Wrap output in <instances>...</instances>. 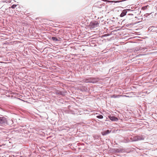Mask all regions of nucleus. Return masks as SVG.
Instances as JSON below:
<instances>
[{
  "instance_id": "f257e3e1",
  "label": "nucleus",
  "mask_w": 157,
  "mask_h": 157,
  "mask_svg": "<svg viewBox=\"0 0 157 157\" xmlns=\"http://www.w3.org/2000/svg\"><path fill=\"white\" fill-rule=\"evenodd\" d=\"M99 81V79L97 78H90L84 80V82L86 83H96Z\"/></svg>"
},
{
  "instance_id": "f03ea898",
  "label": "nucleus",
  "mask_w": 157,
  "mask_h": 157,
  "mask_svg": "<svg viewBox=\"0 0 157 157\" xmlns=\"http://www.w3.org/2000/svg\"><path fill=\"white\" fill-rule=\"evenodd\" d=\"M99 23L96 21H93L91 22L90 24V28L92 29H94L99 26Z\"/></svg>"
},
{
  "instance_id": "7ed1b4c3",
  "label": "nucleus",
  "mask_w": 157,
  "mask_h": 157,
  "mask_svg": "<svg viewBox=\"0 0 157 157\" xmlns=\"http://www.w3.org/2000/svg\"><path fill=\"white\" fill-rule=\"evenodd\" d=\"M7 124V120L6 118L4 117H0V125H6Z\"/></svg>"
},
{
  "instance_id": "20e7f679",
  "label": "nucleus",
  "mask_w": 157,
  "mask_h": 157,
  "mask_svg": "<svg viewBox=\"0 0 157 157\" xmlns=\"http://www.w3.org/2000/svg\"><path fill=\"white\" fill-rule=\"evenodd\" d=\"M132 11L130 9H125L124 10L122 11L120 16L121 17H123L125 16L127 12V11Z\"/></svg>"
},
{
  "instance_id": "39448f33",
  "label": "nucleus",
  "mask_w": 157,
  "mask_h": 157,
  "mask_svg": "<svg viewBox=\"0 0 157 157\" xmlns=\"http://www.w3.org/2000/svg\"><path fill=\"white\" fill-rule=\"evenodd\" d=\"M109 117L110 120L113 121H117L118 120V118L114 116H109Z\"/></svg>"
},
{
  "instance_id": "423d86ee",
  "label": "nucleus",
  "mask_w": 157,
  "mask_h": 157,
  "mask_svg": "<svg viewBox=\"0 0 157 157\" xmlns=\"http://www.w3.org/2000/svg\"><path fill=\"white\" fill-rule=\"evenodd\" d=\"M137 136L138 141L144 140L145 138V136L142 135Z\"/></svg>"
},
{
  "instance_id": "0eeeda50",
  "label": "nucleus",
  "mask_w": 157,
  "mask_h": 157,
  "mask_svg": "<svg viewBox=\"0 0 157 157\" xmlns=\"http://www.w3.org/2000/svg\"><path fill=\"white\" fill-rule=\"evenodd\" d=\"M111 131H110L109 130H107L106 131L102 132L101 133L102 135H103V136H105L109 133Z\"/></svg>"
},
{
  "instance_id": "6e6552de",
  "label": "nucleus",
  "mask_w": 157,
  "mask_h": 157,
  "mask_svg": "<svg viewBox=\"0 0 157 157\" xmlns=\"http://www.w3.org/2000/svg\"><path fill=\"white\" fill-rule=\"evenodd\" d=\"M130 139L132 140V141H138L137 136L131 137Z\"/></svg>"
},
{
  "instance_id": "1a4fd4ad",
  "label": "nucleus",
  "mask_w": 157,
  "mask_h": 157,
  "mask_svg": "<svg viewBox=\"0 0 157 157\" xmlns=\"http://www.w3.org/2000/svg\"><path fill=\"white\" fill-rule=\"evenodd\" d=\"M122 142L125 143H127L130 142V140L128 138H125L122 140Z\"/></svg>"
},
{
  "instance_id": "9d476101",
  "label": "nucleus",
  "mask_w": 157,
  "mask_h": 157,
  "mask_svg": "<svg viewBox=\"0 0 157 157\" xmlns=\"http://www.w3.org/2000/svg\"><path fill=\"white\" fill-rule=\"evenodd\" d=\"M52 39L53 41H59L60 40L57 39V37L55 36L52 37Z\"/></svg>"
},
{
  "instance_id": "9b49d317",
  "label": "nucleus",
  "mask_w": 157,
  "mask_h": 157,
  "mask_svg": "<svg viewBox=\"0 0 157 157\" xmlns=\"http://www.w3.org/2000/svg\"><path fill=\"white\" fill-rule=\"evenodd\" d=\"M115 151L119 153L121 152L122 151V150L120 148L116 149L115 150Z\"/></svg>"
},
{
  "instance_id": "f8f14e48",
  "label": "nucleus",
  "mask_w": 157,
  "mask_h": 157,
  "mask_svg": "<svg viewBox=\"0 0 157 157\" xmlns=\"http://www.w3.org/2000/svg\"><path fill=\"white\" fill-rule=\"evenodd\" d=\"M141 49H142L141 48H136L135 49V51L137 52L139 50H141Z\"/></svg>"
},
{
  "instance_id": "ddd939ff",
  "label": "nucleus",
  "mask_w": 157,
  "mask_h": 157,
  "mask_svg": "<svg viewBox=\"0 0 157 157\" xmlns=\"http://www.w3.org/2000/svg\"><path fill=\"white\" fill-rule=\"evenodd\" d=\"M96 117L99 119H102L103 117V116L101 115L97 116Z\"/></svg>"
},
{
  "instance_id": "4468645a",
  "label": "nucleus",
  "mask_w": 157,
  "mask_h": 157,
  "mask_svg": "<svg viewBox=\"0 0 157 157\" xmlns=\"http://www.w3.org/2000/svg\"><path fill=\"white\" fill-rule=\"evenodd\" d=\"M147 6H148L142 7V9H143V10H146L147 9Z\"/></svg>"
},
{
  "instance_id": "2eb2a0df",
  "label": "nucleus",
  "mask_w": 157,
  "mask_h": 157,
  "mask_svg": "<svg viewBox=\"0 0 157 157\" xmlns=\"http://www.w3.org/2000/svg\"><path fill=\"white\" fill-rule=\"evenodd\" d=\"M17 5H13L12 6H11V8L13 9H14L15 8L16 6Z\"/></svg>"
},
{
  "instance_id": "dca6fc26",
  "label": "nucleus",
  "mask_w": 157,
  "mask_h": 157,
  "mask_svg": "<svg viewBox=\"0 0 157 157\" xmlns=\"http://www.w3.org/2000/svg\"><path fill=\"white\" fill-rule=\"evenodd\" d=\"M112 2H114L115 3H117V2H120V1H112Z\"/></svg>"
},
{
  "instance_id": "f3484780",
  "label": "nucleus",
  "mask_w": 157,
  "mask_h": 157,
  "mask_svg": "<svg viewBox=\"0 0 157 157\" xmlns=\"http://www.w3.org/2000/svg\"><path fill=\"white\" fill-rule=\"evenodd\" d=\"M117 96H116L115 95H113L112 96V98H116L117 97Z\"/></svg>"
},
{
  "instance_id": "a211bd4d",
  "label": "nucleus",
  "mask_w": 157,
  "mask_h": 157,
  "mask_svg": "<svg viewBox=\"0 0 157 157\" xmlns=\"http://www.w3.org/2000/svg\"><path fill=\"white\" fill-rule=\"evenodd\" d=\"M128 16H133V15L132 14H128Z\"/></svg>"
},
{
  "instance_id": "6ab92c4d",
  "label": "nucleus",
  "mask_w": 157,
  "mask_h": 157,
  "mask_svg": "<svg viewBox=\"0 0 157 157\" xmlns=\"http://www.w3.org/2000/svg\"><path fill=\"white\" fill-rule=\"evenodd\" d=\"M127 17L128 18H129V17L128 16V17Z\"/></svg>"
}]
</instances>
